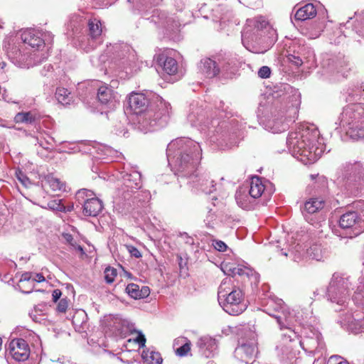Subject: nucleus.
I'll return each instance as SVG.
<instances>
[{
	"label": "nucleus",
	"mask_w": 364,
	"mask_h": 364,
	"mask_svg": "<svg viewBox=\"0 0 364 364\" xmlns=\"http://www.w3.org/2000/svg\"><path fill=\"white\" fill-rule=\"evenodd\" d=\"M240 332L241 336L238 340V346L235 348V356L246 364L255 362L258 354L257 335L254 326H241L237 328V333Z\"/></svg>",
	"instance_id": "7"
},
{
	"label": "nucleus",
	"mask_w": 364,
	"mask_h": 364,
	"mask_svg": "<svg viewBox=\"0 0 364 364\" xmlns=\"http://www.w3.org/2000/svg\"><path fill=\"white\" fill-rule=\"evenodd\" d=\"M61 295H62V292L60 289H56L53 290V291L52 293V297H53V301L56 302L60 298Z\"/></svg>",
	"instance_id": "56"
},
{
	"label": "nucleus",
	"mask_w": 364,
	"mask_h": 364,
	"mask_svg": "<svg viewBox=\"0 0 364 364\" xmlns=\"http://www.w3.org/2000/svg\"><path fill=\"white\" fill-rule=\"evenodd\" d=\"M178 237H181L186 245H193L194 244V239L187 232H179Z\"/></svg>",
	"instance_id": "48"
},
{
	"label": "nucleus",
	"mask_w": 364,
	"mask_h": 364,
	"mask_svg": "<svg viewBox=\"0 0 364 364\" xmlns=\"http://www.w3.org/2000/svg\"><path fill=\"white\" fill-rule=\"evenodd\" d=\"M336 364H350V363H348V361L346 359H345L344 360H341V362H339V363L337 362V363H336Z\"/></svg>",
	"instance_id": "62"
},
{
	"label": "nucleus",
	"mask_w": 364,
	"mask_h": 364,
	"mask_svg": "<svg viewBox=\"0 0 364 364\" xmlns=\"http://www.w3.org/2000/svg\"><path fill=\"white\" fill-rule=\"evenodd\" d=\"M75 198L77 203L82 206V213L85 216L96 217L103 208L102 202L90 190H79Z\"/></svg>",
	"instance_id": "12"
},
{
	"label": "nucleus",
	"mask_w": 364,
	"mask_h": 364,
	"mask_svg": "<svg viewBox=\"0 0 364 364\" xmlns=\"http://www.w3.org/2000/svg\"><path fill=\"white\" fill-rule=\"evenodd\" d=\"M15 121L17 123H29L31 124L35 121V116L30 112H18L15 116Z\"/></svg>",
	"instance_id": "35"
},
{
	"label": "nucleus",
	"mask_w": 364,
	"mask_h": 364,
	"mask_svg": "<svg viewBox=\"0 0 364 364\" xmlns=\"http://www.w3.org/2000/svg\"><path fill=\"white\" fill-rule=\"evenodd\" d=\"M117 276V270L114 268L107 267L105 270V279L107 283L111 284Z\"/></svg>",
	"instance_id": "41"
},
{
	"label": "nucleus",
	"mask_w": 364,
	"mask_h": 364,
	"mask_svg": "<svg viewBox=\"0 0 364 364\" xmlns=\"http://www.w3.org/2000/svg\"><path fill=\"white\" fill-rule=\"evenodd\" d=\"M135 341L139 343L140 348H144L146 343V338L144 335L139 331Z\"/></svg>",
	"instance_id": "51"
},
{
	"label": "nucleus",
	"mask_w": 364,
	"mask_h": 364,
	"mask_svg": "<svg viewBox=\"0 0 364 364\" xmlns=\"http://www.w3.org/2000/svg\"><path fill=\"white\" fill-rule=\"evenodd\" d=\"M345 360V358L341 357V355H333L329 357L327 363L328 364H336V363H337V362L339 363V362H341V360Z\"/></svg>",
	"instance_id": "52"
},
{
	"label": "nucleus",
	"mask_w": 364,
	"mask_h": 364,
	"mask_svg": "<svg viewBox=\"0 0 364 364\" xmlns=\"http://www.w3.org/2000/svg\"><path fill=\"white\" fill-rule=\"evenodd\" d=\"M188 120L191 122L192 126L200 127L202 129L204 127H208L209 122L208 118L205 117V113L203 110H199L196 112L192 111L188 115Z\"/></svg>",
	"instance_id": "25"
},
{
	"label": "nucleus",
	"mask_w": 364,
	"mask_h": 364,
	"mask_svg": "<svg viewBox=\"0 0 364 364\" xmlns=\"http://www.w3.org/2000/svg\"><path fill=\"white\" fill-rule=\"evenodd\" d=\"M249 196L246 194V193L242 191H237L235 193V200L237 201V205L242 208H247L249 205L247 200Z\"/></svg>",
	"instance_id": "37"
},
{
	"label": "nucleus",
	"mask_w": 364,
	"mask_h": 364,
	"mask_svg": "<svg viewBox=\"0 0 364 364\" xmlns=\"http://www.w3.org/2000/svg\"><path fill=\"white\" fill-rule=\"evenodd\" d=\"M150 294V289L146 286L139 288V299L146 298Z\"/></svg>",
	"instance_id": "53"
},
{
	"label": "nucleus",
	"mask_w": 364,
	"mask_h": 364,
	"mask_svg": "<svg viewBox=\"0 0 364 364\" xmlns=\"http://www.w3.org/2000/svg\"><path fill=\"white\" fill-rule=\"evenodd\" d=\"M213 246L219 252H225L228 248L227 245L223 241L218 240H213Z\"/></svg>",
	"instance_id": "45"
},
{
	"label": "nucleus",
	"mask_w": 364,
	"mask_h": 364,
	"mask_svg": "<svg viewBox=\"0 0 364 364\" xmlns=\"http://www.w3.org/2000/svg\"><path fill=\"white\" fill-rule=\"evenodd\" d=\"M150 364H161L163 361L160 353L154 351L150 353Z\"/></svg>",
	"instance_id": "46"
},
{
	"label": "nucleus",
	"mask_w": 364,
	"mask_h": 364,
	"mask_svg": "<svg viewBox=\"0 0 364 364\" xmlns=\"http://www.w3.org/2000/svg\"><path fill=\"white\" fill-rule=\"evenodd\" d=\"M323 23L320 22H315L311 23L308 27L304 28V33L311 39L318 38L321 32L323 31Z\"/></svg>",
	"instance_id": "30"
},
{
	"label": "nucleus",
	"mask_w": 364,
	"mask_h": 364,
	"mask_svg": "<svg viewBox=\"0 0 364 364\" xmlns=\"http://www.w3.org/2000/svg\"><path fill=\"white\" fill-rule=\"evenodd\" d=\"M97 98L102 105L110 109H114L119 104L116 94L107 85H102L98 88Z\"/></svg>",
	"instance_id": "21"
},
{
	"label": "nucleus",
	"mask_w": 364,
	"mask_h": 364,
	"mask_svg": "<svg viewBox=\"0 0 364 364\" xmlns=\"http://www.w3.org/2000/svg\"><path fill=\"white\" fill-rule=\"evenodd\" d=\"M114 52L117 57L121 60L127 58V60H132L131 58H134V50L129 45L126 43H122L115 46Z\"/></svg>",
	"instance_id": "29"
},
{
	"label": "nucleus",
	"mask_w": 364,
	"mask_h": 364,
	"mask_svg": "<svg viewBox=\"0 0 364 364\" xmlns=\"http://www.w3.org/2000/svg\"><path fill=\"white\" fill-rule=\"evenodd\" d=\"M65 237L66 240L68 242H70L73 240V236L70 234H67Z\"/></svg>",
	"instance_id": "60"
},
{
	"label": "nucleus",
	"mask_w": 364,
	"mask_h": 364,
	"mask_svg": "<svg viewBox=\"0 0 364 364\" xmlns=\"http://www.w3.org/2000/svg\"><path fill=\"white\" fill-rule=\"evenodd\" d=\"M271 69L268 66H262L258 70V76L262 79L269 77Z\"/></svg>",
	"instance_id": "44"
},
{
	"label": "nucleus",
	"mask_w": 364,
	"mask_h": 364,
	"mask_svg": "<svg viewBox=\"0 0 364 364\" xmlns=\"http://www.w3.org/2000/svg\"><path fill=\"white\" fill-rule=\"evenodd\" d=\"M126 292L133 299H139V286L131 283L129 284L126 287Z\"/></svg>",
	"instance_id": "39"
},
{
	"label": "nucleus",
	"mask_w": 364,
	"mask_h": 364,
	"mask_svg": "<svg viewBox=\"0 0 364 364\" xmlns=\"http://www.w3.org/2000/svg\"><path fill=\"white\" fill-rule=\"evenodd\" d=\"M324 206V201L319 198H311L309 200L304 203V209L302 210L303 215H304L306 220H308L307 214H314Z\"/></svg>",
	"instance_id": "27"
},
{
	"label": "nucleus",
	"mask_w": 364,
	"mask_h": 364,
	"mask_svg": "<svg viewBox=\"0 0 364 364\" xmlns=\"http://www.w3.org/2000/svg\"><path fill=\"white\" fill-rule=\"evenodd\" d=\"M196 346L199 349V353L205 358L213 357L217 353L216 341L210 336L200 337L198 340Z\"/></svg>",
	"instance_id": "22"
},
{
	"label": "nucleus",
	"mask_w": 364,
	"mask_h": 364,
	"mask_svg": "<svg viewBox=\"0 0 364 364\" xmlns=\"http://www.w3.org/2000/svg\"><path fill=\"white\" fill-rule=\"evenodd\" d=\"M127 107L137 115L139 129L144 132H153L164 127L171 115V105L160 96L151 102L143 93L132 92L127 97Z\"/></svg>",
	"instance_id": "2"
},
{
	"label": "nucleus",
	"mask_w": 364,
	"mask_h": 364,
	"mask_svg": "<svg viewBox=\"0 0 364 364\" xmlns=\"http://www.w3.org/2000/svg\"><path fill=\"white\" fill-rule=\"evenodd\" d=\"M341 178L350 194L358 196L364 188V162H347L343 165Z\"/></svg>",
	"instance_id": "8"
},
{
	"label": "nucleus",
	"mask_w": 364,
	"mask_h": 364,
	"mask_svg": "<svg viewBox=\"0 0 364 364\" xmlns=\"http://www.w3.org/2000/svg\"><path fill=\"white\" fill-rule=\"evenodd\" d=\"M127 248L132 257H134L135 258H140L141 257L140 251L134 246L128 245L127 246Z\"/></svg>",
	"instance_id": "50"
},
{
	"label": "nucleus",
	"mask_w": 364,
	"mask_h": 364,
	"mask_svg": "<svg viewBox=\"0 0 364 364\" xmlns=\"http://www.w3.org/2000/svg\"><path fill=\"white\" fill-rule=\"evenodd\" d=\"M14 50H11L8 53V55L9 58L13 59V62L14 63H20L23 60H24V58L23 57L21 52L19 49H17L16 48H13Z\"/></svg>",
	"instance_id": "40"
},
{
	"label": "nucleus",
	"mask_w": 364,
	"mask_h": 364,
	"mask_svg": "<svg viewBox=\"0 0 364 364\" xmlns=\"http://www.w3.org/2000/svg\"><path fill=\"white\" fill-rule=\"evenodd\" d=\"M350 286L348 277L333 274L327 289L328 300L341 306L344 305L349 297Z\"/></svg>",
	"instance_id": "9"
},
{
	"label": "nucleus",
	"mask_w": 364,
	"mask_h": 364,
	"mask_svg": "<svg viewBox=\"0 0 364 364\" xmlns=\"http://www.w3.org/2000/svg\"><path fill=\"white\" fill-rule=\"evenodd\" d=\"M46 182L53 191L65 190L64 183L51 175L46 176Z\"/></svg>",
	"instance_id": "34"
},
{
	"label": "nucleus",
	"mask_w": 364,
	"mask_h": 364,
	"mask_svg": "<svg viewBox=\"0 0 364 364\" xmlns=\"http://www.w3.org/2000/svg\"><path fill=\"white\" fill-rule=\"evenodd\" d=\"M47 208L52 210L59 211L62 213L66 212V207L62 203V200L55 199L49 201L47 203Z\"/></svg>",
	"instance_id": "38"
},
{
	"label": "nucleus",
	"mask_w": 364,
	"mask_h": 364,
	"mask_svg": "<svg viewBox=\"0 0 364 364\" xmlns=\"http://www.w3.org/2000/svg\"><path fill=\"white\" fill-rule=\"evenodd\" d=\"M296 48L294 46L292 48H290V50L287 51L288 54L287 55V58L288 60L296 66H300L303 64V57L300 55H296L295 54Z\"/></svg>",
	"instance_id": "36"
},
{
	"label": "nucleus",
	"mask_w": 364,
	"mask_h": 364,
	"mask_svg": "<svg viewBox=\"0 0 364 364\" xmlns=\"http://www.w3.org/2000/svg\"><path fill=\"white\" fill-rule=\"evenodd\" d=\"M357 321V325L359 326V328H355V333H357V331L360 330L361 327L364 325V320H360L359 318L355 319Z\"/></svg>",
	"instance_id": "58"
},
{
	"label": "nucleus",
	"mask_w": 364,
	"mask_h": 364,
	"mask_svg": "<svg viewBox=\"0 0 364 364\" xmlns=\"http://www.w3.org/2000/svg\"><path fill=\"white\" fill-rule=\"evenodd\" d=\"M73 324L77 331L84 330L87 326V314L85 311L77 312L73 318Z\"/></svg>",
	"instance_id": "33"
},
{
	"label": "nucleus",
	"mask_w": 364,
	"mask_h": 364,
	"mask_svg": "<svg viewBox=\"0 0 364 364\" xmlns=\"http://www.w3.org/2000/svg\"><path fill=\"white\" fill-rule=\"evenodd\" d=\"M340 127L353 140L364 138V104H351L343 108L339 117Z\"/></svg>",
	"instance_id": "6"
},
{
	"label": "nucleus",
	"mask_w": 364,
	"mask_h": 364,
	"mask_svg": "<svg viewBox=\"0 0 364 364\" xmlns=\"http://www.w3.org/2000/svg\"><path fill=\"white\" fill-rule=\"evenodd\" d=\"M68 306V300L67 298H63L60 300L57 305V311L60 313H65Z\"/></svg>",
	"instance_id": "47"
},
{
	"label": "nucleus",
	"mask_w": 364,
	"mask_h": 364,
	"mask_svg": "<svg viewBox=\"0 0 364 364\" xmlns=\"http://www.w3.org/2000/svg\"><path fill=\"white\" fill-rule=\"evenodd\" d=\"M277 41V31L262 16L247 19L242 31V41L250 49L253 43L272 46Z\"/></svg>",
	"instance_id": "4"
},
{
	"label": "nucleus",
	"mask_w": 364,
	"mask_h": 364,
	"mask_svg": "<svg viewBox=\"0 0 364 364\" xmlns=\"http://www.w3.org/2000/svg\"><path fill=\"white\" fill-rule=\"evenodd\" d=\"M32 279L33 277L31 272H24L23 274H22L18 282L19 288L23 289L26 283H31V284L32 285Z\"/></svg>",
	"instance_id": "43"
},
{
	"label": "nucleus",
	"mask_w": 364,
	"mask_h": 364,
	"mask_svg": "<svg viewBox=\"0 0 364 364\" xmlns=\"http://www.w3.org/2000/svg\"><path fill=\"white\" fill-rule=\"evenodd\" d=\"M191 342L186 341L185 343L175 350L176 354L181 357L187 355L188 353L191 350Z\"/></svg>",
	"instance_id": "42"
},
{
	"label": "nucleus",
	"mask_w": 364,
	"mask_h": 364,
	"mask_svg": "<svg viewBox=\"0 0 364 364\" xmlns=\"http://www.w3.org/2000/svg\"><path fill=\"white\" fill-rule=\"evenodd\" d=\"M218 300L223 309L232 316H237L247 309L243 291L233 284L231 278H226L221 282Z\"/></svg>",
	"instance_id": "5"
},
{
	"label": "nucleus",
	"mask_w": 364,
	"mask_h": 364,
	"mask_svg": "<svg viewBox=\"0 0 364 364\" xmlns=\"http://www.w3.org/2000/svg\"><path fill=\"white\" fill-rule=\"evenodd\" d=\"M124 183L121 188L122 197L129 200L132 194L137 193V191L141 188V175L137 171H133L131 173H126L123 176Z\"/></svg>",
	"instance_id": "14"
},
{
	"label": "nucleus",
	"mask_w": 364,
	"mask_h": 364,
	"mask_svg": "<svg viewBox=\"0 0 364 364\" xmlns=\"http://www.w3.org/2000/svg\"><path fill=\"white\" fill-rule=\"evenodd\" d=\"M291 112H293L294 114H296L297 109L296 108L293 107L291 110Z\"/></svg>",
	"instance_id": "64"
},
{
	"label": "nucleus",
	"mask_w": 364,
	"mask_h": 364,
	"mask_svg": "<svg viewBox=\"0 0 364 364\" xmlns=\"http://www.w3.org/2000/svg\"><path fill=\"white\" fill-rule=\"evenodd\" d=\"M316 15V9L313 4H306L298 9L294 14L296 21H306Z\"/></svg>",
	"instance_id": "24"
},
{
	"label": "nucleus",
	"mask_w": 364,
	"mask_h": 364,
	"mask_svg": "<svg viewBox=\"0 0 364 364\" xmlns=\"http://www.w3.org/2000/svg\"><path fill=\"white\" fill-rule=\"evenodd\" d=\"M177 258H178V259L180 261V262H179V267H180V268L181 269V268H182V266H183V264H181V262H182V257H181V256L178 255V256H177Z\"/></svg>",
	"instance_id": "61"
},
{
	"label": "nucleus",
	"mask_w": 364,
	"mask_h": 364,
	"mask_svg": "<svg viewBox=\"0 0 364 364\" xmlns=\"http://www.w3.org/2000/svg\"><path fill=\"white\" fill-rule=\"evenodd\" d=\"M34 140L35 145H38L41 149H37V154L42 158L48 157L49 153L54 149L55 140L53 137L41 134L36 136H32Z\"/></svg>",
	"instance_id": "17"
},
{
	"label": "nucleus",
	"mask_w": 364,
	"mask_h": 364,
	"mask_svg": "<svg viewBox=\"0 0 364 364\" xmlns=\"http://www.w3.org/2000/svg\"><path fill=\"white\" fill-rule=\"evenodd\" d=\"M220 72L233 73L237 67V61L235 58L230 55H218Z\"/></svg>",
	"instance_id": "26"
},
{
	"label": "nucleus",
	"mask_w": 364,
	"mask_h": 364,
	"mask_svg": "<svg viewBox=\"0 0 364 364\" xmlns=\"http://www.w3.org/2000/svg\"><path fill=\"white\" fill-rule=\"evenodd\" d=\"M27 284L28 283H26L24 284V287L23 289H20L23 293L29 294V293H31L32 291L33 288L31 287L30 289H28L27 288Z\"/></svg>",
	"instance_id": "59"
},
{
	"label": "nucleus",
	"mask_w": 364,
	"mask_h": 364,
	"mask_svg": "<svg viewBox=\"0 0 364 364\" xmlns=\"http://www.w3.org/2000/svg\"><path fill=\"white\" fill-rule=\"evenodd\" d=\"M89 28V46L87 48L88 51L90 49H94L97 46L102 42L101 36L102 33V23L100 20L97 18L90 19L88 23Z\"/></svg>",
	"instance_id": "19"
},
{
	"label": "nucleus",
	"mask_w": 364,
	"mask_h": 364,
	"mask_svg": "<svg viewBox=\"0 0 364 364\" xmlns=\"http://www.w3.org/2000/svg\"><path fill=\"white\" fill-rule=\"evenodd\" d=\"M296 48L298 50V54L300 55V56H302L303 57V62L304 61V60L306 59V48L304 47V46H296Z\"/></svg>",
	"instance_id": "55"
},
{
	"label": "nucleus",
	"mask_w": 364,
	"mask_h": 364,
	"mask_svg": "<svg viewBox=\"0 0 364 364\" xmlns=\"http://www.w3.org/2000/svg\"><path fill=\"white\" fill-rule=\"evenodd\" d=\"M154 60L156 62L164 71L167 74L171 75L175 74L178 70V63L176 60L168 56L165 50L156 53L154 55Z\"/></svg>",
	"instance_id": "20"
},
{
	"label": "nucleus",
	"mask_w": 364,
	"mask_h": 364,
	"mask_svg": "<svg viewBox=\"0 0 364 364\" xmlns=\"http://www.w3.org/2000/svg\"><path fill=\"white\" fill-rule=\"evenodd\" d=\"M318 131L309 127H301L290 132L287 145L291 155L302 163L314 164L321 156L322 148L316 145Z\"/></svg>",
	"instance_id": "3"
},
{
	"label": "nucleus",
	"mask_w": 364,
	"mask_h": 364,
	"mask_svg": "<svg viewBox=\"0 0 364 364\" xmlns=\"http://www.w3.org/2000/svg\"><path fill=\"white\" fill-rule=\"evenodd\" d=\"M43 281H45V277L42 274H36L35 277L32 279V287L34 285L35 282H42Z\"/></svg>",
	"instance_id": "54"
},
{
	"label": "nucleus",
	"mask_w": 364,
	"mask_h": 364,
	"mask_svg": "<svg viewBox=\"0 0 364 364\" xmlns=\"http://www.w3.org/2000/svg\"><path fill=\"white\" fill-rule=\"evenodd\" d=\"M207 364H217V363L215 360H208L207 362Z\"/></svg>",
	"instance_id": "63"
},
{
	"label": "nucleus",
	"mask_w": 364,
	"mask_h": 364,
	"mask_svg": "<svg viewBox=\"0 0 364 364\" xmlns=\"http://www.w3.org/2000/svg\"><path fill=\"white\" fill-rule=\"evenodd\" d=\"M7 351L13 359L18 362L26 360L30 355L29 346L23 338L12 340L9 344Z\"/></svg>",
	"instance_id": "15"
},
{
	"label": "nucleus",
	"mask_w": 364,
	"mask_h": 364,
	"mask_svg": "<svg viewBox=\"0 0 364 364\" xmlns=\"http://www.w3.org/2000/svg\"><path fill=\"white\" fill-rule=\"evenodd\" d=\"M222 269L228 276L240 277L244 286L250 283L252 289L256 288L259 282V274L246 266L228 263L223 264Z\"/></svg>",
	"instance_id": "11"
},
{
	"label": "nucleus",
	"mask_w": 364,
	"mask_h": 364,
	"mask_svg": "<svg viewBox=\"0 0 364 364\" xmlns=\"http://www.w3.org/2000/svg\"><path fill=\"white\" fill-rule=\"evenodd\" d=\"M265 311L276 318L280 329H290L291 321L289 314L286 312L284 302L280 299H269L265 306Z\"/></svg>",
	"instance_id": "13"
},
{
	"label": "nucleus",
	"mask_w": 364,
	"mask_h": 364,
	"mask_svg": "<svg viewBox=\"0 0 364 364\" xmlns=\"http://www.w3.org/2000/svg\"><path fill=\"white\" fill-rule=\"evenodd\" d=\"M350 70L351 68L350 67L349 62L344 58L337 60L336 62L332 61V63H329L326 68L327 72H334L336 70V74H341L343 77H347L348 73Z\"/></svg>",
	"instance_id": "23"
},
{
	"label": "nucleus",
	"mask_w": 364,
	"mask_h": 364,
	"mask_svg": "<svg viewBox=\"0 0 364 364\" xmlns=\"http://www.w3.org/2000/svg\"><path fill=\"white\" fill-rule=\"evenodd\" d=\"M24 42L32 48L40 49L44 47V41L38 36L29 33L25 35Z\"/></svg>",
	"instance_id": "31"
},
{
	"label": "nucleus",
	"mask_w": 364,
	"mask_h": 364,
	"mask_svg": "<svg viewBox=\"0 0 364 364\" xmlns=\"http://www.w3.org/2000/svg\"><path fill=\"white\" fill-rule=\"evenodd\" d=\"M356 210L347 211L341 215L339 226L342 229H350L355 236L364 230V202L356 204Z\"/></svg>",
	"instance_id": "10"
},
{
	"label": "nucleus",
	"mask_w": 364,
	"mask_h": 364,
	"mask_svg": "<svg viewBox=\"0 0 364 364\" xmlns=\"http://www.w3.org/2000/svg\"><path fill=\"white\" fill-rule=\"evenodd\" d=\"M225 12H223L220 16H218V18L220 20L225 21L226 19V17H227L226 16L228 12V11L227 9H225V7H223L222 6H218L215 9H214V12L215 13V16H218L217 14H219L220 11H225Z\"/></svg>",
	"instance_id": "49"
},
{
	"label": "nucleus",
	"mask_w": 364,
	"mask_h": 364,
	"mask_svg": "<svg viewBox=\"0 0 364 364\" xmlns=\"http://www.w3.org/2000/svg\"><path fill=\"white\" fill-rule=\"evenodd\" d=\"M294 118H295L294 117H286L284 120L287 122V123L286 124L283 123L282 129H279V131L285 130L289 126V124H288L289 122L295 121Z\"/></svg>",
	"instance_id": "57"
},
{
	"label": "nucleus",
	"mask_w": 364,
	"mask_h": 364,
	"mask_svg": "<svg viewBox=\"0 0 364 364\" xmlns=\"http://www.w3.org/2000/svg\"><path fill=\"white\" fill-rule=\"evenodd\" d=\"M292 253H294V260L309 257L312 259L320 261L323 259V251L321 245L314 244L309 248L305 249L300 244L292 247Z\"/></svg>",
	"instance_id": "16"
},
{
	"label": "nucleus",
	"mask_w": 364,
	"mask_h": 364,
	"mask_svg": "<svg viewBox=\"0 0 364 364\" xmlns=\"http://www.w3.org/2000/svg\"><path fill=\"white\" fill-rule=\"evenodd\" d=\"M55 97L58 102L63 105H70L72 100L70 92L68 89L64 87H58L56 89Z\"/></svg>",
	"instance_id": "32"
},
{
	"label": "nucleus",
	"mask_w": 364,
	"mask_h": 364,
	"mask_svg": "<svg viewBox=\"0 0 364 364\" xmlns=\"http://www.w3.org/2000/svg\"><path fill=\"white\" fill-rule=\"evenodd\" d=\"M199 69L200 73L206 77L213 78L220 73L218 58H205L200 60Z\"/></svg>",
	"instance_id": "18"
},
{
	"label": "nucleus",
	"mask_w": 364,
	"mask_h": 364,
	"mask_svg": "<svg viewBox=\"0 0 364 364\" xmlns=\"http://www.w3.org/2000/svg\"><path fill=\"white\" fill-rule=\"evenodd\" d=\"M199 144L191 139L178 138L170 142L166 149L169 164L176 175L190 179V183L205 193L215 188L214 181L208 175L199 176L198 167L201 159Z\"/></svg>",
	"instance_id": "1"
},
{
	"label": "nucleus",
	"mask_w": 364,
	"mask_h": 364,
	"mask_svg": "<svg viewBox=\"0 0 364 364\" xmlns=\"http://www.w3.org/2000/svg\"><path fill=\"white\" fill-rule=\"evenodd\" d=\"M264 186L262 180L258 176H255L252 178L250 183V188L249 191L250 196L253 198H259L264 193Z\"/></svg>",
	"instance_id": "28"
}]
</instances>
